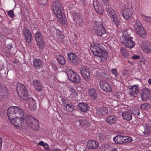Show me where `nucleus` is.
<instances>
[{
	"label": "nucleus",
	"mask_w": 151,
	"mask_h": 151,
	"mask_svg": "<svg viewBox=\"0 0 151 151\" xmlns=\"http://www.w3.org/2000/svg\"><path fill=\"white\" fill-rule=\"evenodd\" d=\"M96 11L100 14H101L103 13V7L101 5H97L94 6Z\"/></svg>",
	"instance_id": "nucleus-35"
},
{
	"label": "nucleus",
	"mask_w": 151,
	"mask_h": 151,
	"mask_svg": "<svg viewBox=\"0 0 151 151\" xmlns=\"http://www.w3.org/2000/svg\"><path fill=\"white\" fill-rule=\"evenodd\" d=\"M120 53L123 56H126L127 55V53L128 51L127 49L126 48H121L120 49Z\"/></svg>",
	"instance_id": "nucleus-38"
},
{
	"label": "nucleus",
	"mask_w": 151,
	"mask_h": 151,
	"mask_svg": "<svg viewBox=\"0 0 151 151\" xmlns=\"http://www.w3.org/2000/svg\"><path fill=\"white\" fill-rule=\"evenodd\" d=\"M96 24L97 25L96 29H98V28H99L100 29L105 28L103 24L101 22H96Z\"/></svg>",
	"instance_id": "nucleus-41"
},
{
	"label": "nucleus",
	"mask_w": 151,
	"mask_h": 151,
	"mask_svg": "<svg viewBox=\"0 0 151 151\" xmlns=\"http://www.w3.org/2000/svg\"><path fill=\"white\" fill-rule=\"evenodd\" d=\"M142 50L145 52L149 53L151 52V43L150 42L144 43L142 46Z\"/></svg>",
	"instance_id": "nucleus-23"
},
{
	"label": "nucleus",
	"mask_w": 151,
	"mask_h": 151,
	"mask_svg": "<svg viewBox=\"0 0 151 151\" xmlns=\"http://www.w3.org/2000/svg\"><path fill=\"white\" fill-rule=\"evenodd\" d=\"M133 10L130 4L125 5V8L122 10V16L126 20H128L132 17Z\"/></svg>",
	"instance_id": "nucleus-7"
},
{
	"label": "nucleus",
	"mask_w": 151,
	"mask_h": 151,
	"mask_svg": "<svg viewBox=\"0 0 151 151\" xmlns=\"http://www.w3.org/2000/svg\"><path fill=\"white\" fill-rule=\"evenodd\" d=\"M3 139L1 138H0V150L1 148L2 147V143Z\"/></svg>",
	"instance_id": "nucleus-55"
},
{
	"label": "nucleus",
	"mask_w": 151,
	"mask_h": 151,
	"mask_svg": "<svg viewBox=\"0 0 151 151\" xmlns=\"http://www.w3.org/2000/svg\"><path fill=\"white\" fill-rule=\"evenodd\" d=\"M81 78L76 73L75 74V75L74 77V78L72 80V81L73 82L78 83L81 81Z\"/></svg>",
	"instance_id": "nucleus-37"
},
{
	"label": "nucleus",
	"mask_w": 151,
	"mask_h": 151,
	"mask_svg": "<svg viewBox=\"0 0 151 151\" xmlns=\"http://www.w3.org/2000/svg\"><path fill=\"white\" fill-rule=\"evenodd\" d=\"M52 67L53 68H54L55 70H56L57 68L56 65L54 64L52 65Z\"/></svg>",
	"instance_id": "nucleus-62"
},
{
	"label": "nucleus",
	"mask_w": 151,
	"mask_h": 151,
	"mask_svg": "<svg viewBox=\"0 0 151 151\" xmlns=\"http://www.w3.org/2000/svg\"><path fill=\"white\" fill-rule=\"evenodd\" d=\"M123 118L127 121H130L132 119V113L129 111H123L122 113Z\"/></svg>",
	"instance_id": "nucleus-20"
},
{
	"label": "nucleus",
	"mask_w": 151,
	"mask_h": 151,
	"mask_svg": "<svg viewBox=\"0 0 151 151\" xmlns=\"http://www.w3.org/2000/svg\"><path fill=\"white\" fill-rule=\"evenodd\" d=\"M106 11L107 14L111 18V20L117 26L119 24V21L118 18V15L116 14L114 9L109 6H106Z\"/></svg>",
	"instance_id": "nucleus-6"
},
{
	"label": "nucleus",
	"mask_w": 151,
	"mask_h": 151,
	"mask_svg": "<svg viewBox=\"0 0 151 151\" xmlns=\"http://www.w3.org/2000/svg\"><path fill=\"white\" fill-rule=\"evenodd\" d=\"M23 126L19 127L21 128L29 127L33 130L37 131L39 129V124L37 119L29 115H27L25 117Z\"/></svg>",
	"instance_id": "nucleus-3"
},
{
	"label": "nucleus",
	"mask_w": 151,
	"mask_h": 151,
	"mask_svg": "<svg viewBox=\"0 0 151 151\" xmlns=\"http://www.w3.org/2000/svg\"><path fill=\"white\" fill-rule=\"evenodd\" d=\"M142 18L144 20L148 22L150 24H151V17L146 16L144 15H142Z\"/></svg>",
	"instance_id": "nucleus-42"
},
{
	"label": "nucleus",
	"mask_w": 151,
	"mask_h": 151,
	"mask_svg": "<svg viewBox=\"0 0 151 151\" xmlns=\"http://www.w3.org/2000/svg\"><path fill=\"white\" fill-rule=\"evenodd\" d=\"M80 71L82 76L85 80L87 81L90 78V73L87 67H81Z\"/></svg>",
	"instance_id": "nucleus-13"
},
{
	"label": "nucleus",
	"mask_w": 151,
	"mask_h": 151,
	"mask_svg": "<svg viewBox=\"0 0 151 151\" xmlns=\"http://www.w3.org/2000/svg\"><path fill=\"white\" fill-rule=\"evenodd\" d=\"M7 114L10 122L16 127L24 125V113L19 107L14 106L9 108Z\"/></svg>",
	"instance_id": "nucleus-1"
},
{
	"label": "nucleus",
	"mask_w": 151,
	"mask_h": 151,
	"mask_svg": "<svg viewBox=\"0 0 151 151\" xmlns=\"http://www.w3.org/2000/svg\"><path fill=\"white\" fill-rule=\"evenodd\" d=\"M44 142L43 141H40L37 143L38 145L40 146H43L45 145Z\"/></svg>",
	"instance_id": "nucleus-53"
},
{
	"label": "nucleus",
	"mask_w": 151,
	"mask_h": 151,
	"mask_svg": "<svg viewBox=\"0 0 151 151\" xmlns=\"http://www.w3.org/2000/svg\"><path fill=\"white\" fill-rule=\"evenodd\" d=\"M150 93V90L149 88L146 87L143 88L140 93L142 100L143 101H147L149 99Z\"/></svg>",
	"instance_id": "nucleus-9"
},
{
	"label": "nucleus",
	"mask_w": 151,
	"mask_h": 151,
	"mask_svg": "<svg viewBox=\"0 0 151 151\" xmlns=\"http://www.w3.org/2000/svg\"><path fill=\"white\" fill-rule=\"evenodd\" d=\"M68 107L69 108H71L72 107V106L71 104H67L65 107Z\"/></svg>",
	"instance_id": "nucleus-57"
},
{
	"label": "nucleus",
	"mask_w": 151,
	"mask_h": 151,
	"mask_svg": "<svg viewBox=\"0 0 151 151\" xmlns=\"http://www.w3.org/2000/svg\"><path fill=\"white\" fill-rule=\"evenodd\" d=\"M135 32L139 35L142 37H145L147 34L145 30L142 25V23L139 21H137L134 26Z\"/></svg>",
	"instance_id": "nucleus-8"
},
{
	"label": "nucleus",
	"mask_w": 151,
	"mask_h": 151,
	"mask_svg": "<svg viewBox=\"0 0 151 151\" xmlns=\"http://www.w3.org/2000/svg\"><path fill=\"white\" fill-rule=\"evenodd\" d=\"M8 15L10 17L12 18L14 17V14L13 12V9L7 11Z\"/></svg>",
	"instance_id": "nucleus-43"
},
{
	"label": "nucleus",
	"mask_w": 151,
	"mask_h": 151,
	"mask_svg": "<svg viewBox=\"0 0 151 151\" xmlns=\"http://www.w3.org/2000/svg\"><path fill=\"white\" fill-rule=\"evenodd\" d=\"M32 84L35 88L38 91H40L42 90V85L39 81L35 79L32 82Z\"/></svg>",
	"instance_id": "nucleus-24"
},
{
	"label": "nucleus",
	"mask_w": 151,
	"mask_h": 151,
	"mask_svg": "<svg viewBox=\"0 0 151 151\" xmlns=\"http://www.w3.org/2000/svg\"><path fill=\"white\" fill-rule=\"evenodd\" d=\"M144 131L143 132L145 135H148L151 134V126L146 125L144 127Z\"/></svg>",
	"instance_id": "nucleus-36"
},
{
	"label": "nucleus",
	"mask_w": 151,
	"mask_h": 151,
	"mask_svg": "<svg viewBox=\"0 0 151 151\" xmlns=\"http://www.w3.org/2000/svg\"><path fill=\"white\" fill-rule=\"evenodd\" d=\"M132 38L130 37H126L125 40V46L130 48H132L135 45V42L132 40Z\"/></svg>",
	"instance_id": "nucleus-18"
},
{
	"label": "nucleus",
	"mask_w": 151,
	"mask_h": 151,
	"mask_svg": "<svg viewBox=\"0 0 151 151\" xmlns=\"http://www.w3.org/2000/svg\"><path fill=\"white\" fill-rule=\"evenodd\" d=\"M35 38L37 45L39 47H42L44 45V39L42 35L39 31H37L35 34Z\"/></svg>",
	"instance_id": "nucleus-11"
},
{
	"label": "nucleus",
	"mask_w": 151,
	"mask_h": 151,
	"mask_svg": "<svg viewBox=\"0 0 151 151\" xmlns=\"http://www.w3.org/2000/svg\"><path fill=\"white\" fill-rule=\"evenodd\" d=\"M87 145L88 148L93 149H96L99 146V143L95 140L89 141L87 143Z\"/></svg>",
	"instance_id": "nucleus-21"
},
{
	"label": "nucleus",
	"mask_w": 151,
	"mask_h": 151,
	"mask_svg": "<svg viewBox=\"0 0 151 151\" xmlns=\"http://www.w3.org/2000/svg\"><path fill=\"white\" fill-rule=\"evenodd\" d=\"M23 34L25 37L26 42L28 43H30L32 40V36L31 32L28 28H24Z\"/></svg>",
	"instance_id": "nucleus-10"
},
{
	"label": "nucleus",
	"mask_w": 151,
	"mask_h": 151,
	"mask_svg": "<svg viewBox=\"0 0 151 151\" xmlns=\"http://www.w3.org/2000/svg\"><path fill=\"white\" fill-rule=\"evenodd\" d=\"M129 94L130 96L135 97L139 93V88L138 85H134L129 86Z\"/></svg>",
	"instance_id": "nucleus-15"
},
{
	"label": "nucleus",
	"mask_w": 151,
	"mask_h": 151,
	"mask_svg": "<svg viewBox=\"0 0 151 151\" xmlns=\"http://www.w3.org/2000/svg\"><path fill=\"white\" fill-rule=\"evenodd\" d=\"M88 93L89 95L92 99H95L97 98L98 95L95 89H90Z\"/></svg>",
	"instance_id": "nucleus-29"
},
{
	"label": "nucleus",
	"mask_w": 151,
	"mask_h": 151,
	"mask_svg": "<svg viewBox=\"0 0 151 151\" xmlns=\"http://www.w3.org/2000/svg\"><path fill=\"white\" fill-rule=\"evenodd\" d=\"M88 0H81L83 4H86Z\"/></svg>",
	"instance_id": "nucleus-54"
},
{
	"label": "nucleus",
	"mask_w": 151,
	"mask_h": 151,
	"mask_svg": "<svg viewBox=\"0 0 151 151\" xmlns=\"http://www.w3.org/2000/svg\"><path fill=\"white\" fill-rule=\"evenodd\" d=\"M75 21H76L77 23H79V25H80L81 23H83V19L82 15L79 13L75 14Z\"/></svg>",
	"instance_id": "nucleus-32"
},
{
	"label": "nucleus",
	"mask_w": 151,
	"mask_h": 151,
	"mask_svg": "<svg viewBox=\"0 0 151 151\" xmlns=\"http://www.w3.org/2000/svg\"><path fill=\"white\" fill-rule=\"evenodd\" d=\"M78 109L83 112H86L88 109L89 106L84 103H79L77 106Z\"/></svg>",
	"instance_id": "nucleus-25"
},
{
	"label": "nucleus",
	"mask_w": 151,
	"mask_h": 151,
	"mask_svg": "<svg viewBox=\"0 0 151 151\" xmlns=\"http://www.w3.org/2000/svg\"><path fill=\"white\" fill-rule=\"evenodd\" d=\"M100 45L95 42L91 46L90 49L93 55L100 57L101 60H106L108 58V53L106 51L104 50Z\"/></svg>",
	"instance_id": "nucleus-2"
},
{
	"label": "nucleus",
	"mask_w": 151,
	"mask_h": 151,
	"mask_svg": "<svg viewBox=\"0 0 151 151\" xmlns=\"http://www.w3.org/2000/svg\"><path fill=\"white\" fill-rule=\"evenodd\" d=\"M66 73L68 76V79L70 81H72L75 75V74L76 73L74 72L73 70L70 69H68L66 70Z\"/></svg>",
	"instance_id": "nucleus-31"
},
{
	"label": "nucleus",
	"mask_w": 151,
	"mask_h": 151,
	"mask_svg": "<svg viewBox=\"0 0 151 151\" xmlns=\"http://www.w3.org/2000/svg\"><path fill=\"white\" fill-rule=\"evenodd\" d=\"M57 60L58 62L61 65H64L65 63L64 57L60 55L59 54L57 56Z\"/></svg>",
	"instance_id": "nucleus-34"
},
{
	"label": "nucleus",
	"mask_w": 151,
	"mask_h": 151,
	"mask_svg": "<svg viewBox=\"0 0 151 151\" xmlns=\"http://www.w3.org/2000/svg\"><path fill=\"white\" fill-rule=\"evenodd\" d=\"M148 83L149 84H151V78L149 79L148 80Z\"/></svg>",
	"instance_id": "nucleus-63"
},
{
	"label": "nucleus",
	"mask_w": 151,
	"mask_h": 151,
	"mask_svg": "<svg viewBox=\"0 0 151 151\" xmlns=\"http://www.w3.org/2000/svg\"><path fill=\"white\" fill-rule=\"evenodd\" d=\"M102 1L105 4H107L109 1V0H102Z\"/></svg>",
	"instance_id": "nucleus-61"
},
{
	"label": "nucleus",
	"mask_w": 151,
	"mask_h": 151,
	"mask_svg": "<svg viewBox=\"0 0 151 151\" xmlns=\"http://www.w3.org/2000/svg\"><path fill=\"white\" fill-rule=\"evenodd\" d=\"M38 4L42 6H45L47 4V0H37Z\"/></svg>",
	"instance_id": "nucleus-39"
},
{
	"label": "nucleus",
	"mask_w": 151,
	"mask_h": 151,
	"mask_svg": "<svg viewBox=\"0 0 151 151\" xmlns=\"http://www.w3.org/2000/svg\"><path fill=\"white\" fill-rule=\"evenodd\" d=\"M132 58L134 60L139 59L140 57L137 55H134L132 56Z\"/></svg>",
	"instance_id": "nucleus-50"
},
{
	"label": "nucleus",
	"mask_w": 151,
	"mask_h": 151,
	"mask_svg": "<svg viewBox=\"0 0 151 151\" xmlns=\"http://www.w3.org/2000/svg\"><path fill=\"white\" fill-rule=\"evenodd\" d=\"M99 137L101 140H104L106 139V136L102 134L99 133Z\"/></svg>",
	"instance_id": "nucleus-46"
},
{
	"label": "nucleus",
	"mask_w": 151,
	"mask_h": 151,
	"mask_svg": "<svg viewBox=\"0 0 151 151\" xmlns=\"http://www.w3.org/2000/svg\"><path fill=\"white\" fill-rule=\"evenodd\" d=\"M66 73L68 76V79L70 81H72L75 75V74L76 73L74 72L73 70L70 69H68L66 70Z\"/></svg>",
	"instance_id": "nucleus-30"
},
{
	"label": "nucleus",
	"mask_w": 151,
	"mask_h": 151,
	"mask_svg": "<svg viewBox=\"0 0 151 151\" xmlns=\"http://www.w3.org/2000/svg\"><path fill=\"white\" fill-rule=\"evenodd\" d=\"M78 121L79 122L80 125L81 126H87L86 129L88 131L90 130L89 128H88V127H90V125L88 124V122L87 120L84 118H82L78 119Z\"/></svg>",
	"instance_id": "nucleus-28"
},
{
	"label": "nucleus",
	"mask_w": 151,
	"mask_h": 151,
	"mask_svg": "<svg viewBox=\"0 0 151 151\" xmlns=\"http://www.w3.org/2000/svg\"><path fill=\"white\" fill-rule=\"evenodd\" d=\"M52 151H61V150L59 148H55L52 150Z\"/></svg>",
	"instance_id": "nucleus-59"
},
{
	"label": "nucleus",
	"mask_w": 151,
	"mask_h": 151,
	"mask_svg": "<svg viewBox=\"0 0 151 151\" xmlns=\"http://www.w3.org/2000/svg\"><path fill=\"white\" fill-rule=\"evenodd\" d=\"M128 30H124L123 32V35H124V36H125V38L126 37H128V36L129 35V34L127 33V31Z\"/></svg>",
	"instance_id": "nucleus-49"
},
{
	"label": "nucleus",
	"mask_w": 151,
	"mask_h": 151,
	"mask_svg": "<svg viewBox=\"0 0 151 151\" xmlns=\"http://www.w3.org/2000/svg\"><path fill=\"white\" fill-rule=\"evenodd\" d=\"M26 101H27L29 108L30 109L32 110L35 108L36 106L35 101L32 98H28Z\"/></svg>",
	"instance_id": "nucleus-27"
},
{
	"label": "nucleus",
	"mask_w": 151,
	"mask_h": 151,
	"mask_svg": "<svg viewBox=\"0 0 151 151\" xmlns=\"http://www.w3.org/2000/svg\"><path fill=\"white\" fill-rule=\"evenodd\" d=\"M71 91L73 92L75 91V90L73 89H71Z\"/></svg>",
	"instance_id": "nucleus-64"
},
{
	"label": "nucleus",
	"mask_w": 151,
	"mask_h": 151,
	"mask_svg": "<svg viewBox=\"0 0 151 151\" xmlns=\"http://www.w3.org/2000/svg\"><path fill=\"white\" fill-rule=\"evenodd\" d=\"M117 120L116 116L114 115L109 116L106 117L105 120L106 122L110 125L115 124Z\"/></svg>",
	"instance_id": "nucleus-19"
},
{
	"label": "nucleus",
	"mask_w": 151,
	"mask_h": 151,
	"mask_svg": "<svg viewBox=\"0 0 151 151\" xmlns=\"http://www.w3.org/2000/svg\"><path fill=\"white\" fill-rule=\"evenodd\" d=\"M122 94L120 93H118L115 95L116 97L117 98V99H119L121 97V96Z\"/></svg>",
	"instance_id": "nucleus-52"
},
{
	"label": "nucleus",
	"mask_w": 151,
	"mask_h": 151,
	"mask_svg": "<svg viewBox=\"0 0 151 151\" xmlns=\"http://www.w3.org/2000/svg\"><path fill=\"white\" fill-rule=\"evenodd\" d=\"M132 113L133 114L137 115V116H139L140 114V112L138 109H134V110H132Z\"/></svg>",
	"instance_id": "nucleus-45"
},
{
	"label": "nucleus",
	"mask_w": 151,
	"mask_h": 151,
	"mask_svg": "<svg viewBox=\"0 0 151 151\" xmlns=\"http://www.w3.org/2000/svg\"><path fill=\"white\" fill-rule=\"evenodd\" d=\"M96 30L97 34L99 36L102 37L103 38L106 36V35L105 28L100 29L98 28V29H96Z\"/></svg>",
	"instance_id": "nucleus-33"
},
{
	"label": "nucleus",
	"mask_w": 151,
	"mask_h": 151,
	"mask_svg": "<svg viewBox=\"0 0 151 151\" xmlns=\"http://www.w3.org/2000/svg\"><path fill=\"white\" fill-rule=\"evenodd\" d=\"M96 111L97 115L99 116H105L108 113V110L107 108L104 106L97 108Z\"/></svg>",
	"instance_id": "nucleus-17"
},
{
	"label": "nucleus",
	"mask_w": 151,
	"mask_h": 151,
	"mask_svg": "<svg viewBox=\"0 0 151 151\" xmlns=\"http://www.w3.org/2000/svg\"><path fill=\"white\" fill-rule=\"evenodd\" d=\"M123 139L124 143L130 142L132 141V138L129 137L124 136Z\"/></svg>",
	"instance_id": "nucleus-40"
},
{
	"label": "nucleus",
	"mask_w": 151,
	"mask_h": 151,
	"mask_svg": "<svg viewBox=\"0 0 151 151\" xmlns=\"http://www.w3.org/2000/svg\"><path fill=\"white\" fill-rule=\"evenodd\" d=\"M124 136L118 135L113 138L114 142L116 144L121 145L124 143Z\"/></svg>",
	"instance_id": "nucleus-26"
},
{
	"label": "nucleus",
	"mask_w": 151,
	"mask_h": 151,
	"mask_svg": "<svg viewBox=\"0 0 151 151\" xmlns=\"http://www.w3.org/2000/svg\"><path fill=\"white\" fill-rule=\"evenodd\" d=\"M61 101H62V102L63 103V104H64V106L65 107L66 106L65 105L66 104V101L64 99H62L61 100Z\"/></svg>",
	"instance_id": "nucleus-58"
},
{
	"label": "nucleus",
	"mask_w": 151,
	"mask_h": 151,
	"mask_svg": "<svg viewBox=\"0 0 151 151\" xmlns=\"http://www.w3.org/2000/svg\"><path fill=\"white\" fill-rule=\"evenodd\" d=\"M33 65L37 69H40L43 66L44 64L41 60L39 59H34L33 61Z\"/></svg>",
	"instance_id": "nucleus-22"
},
{
	"label": "nucleus",
	"mask_w": 151,
	"mask_h": 151,
	"mask_svg": "<svg viewBox=\"0 0 151 151\" xmlns=\"http://www.w3.org/2000/svg\"><path fill=\"white\" fill-rule=\"evenodd\" d=\"M56 34L57 37H60L61 35L60 31L59 30H57Z\"/></svg>",
	"instance_id": "nucleus-51"
},
{
	"label": "nucleus",
	"mask_w": 151,
	"mask_h": 151,
	"mask_svg": "<svg viewBox=\"0 0 151 151\" xmlns=\"http://www.w3.org/2000/svg\"><path fill=\"white\" fill-rule=\"evenodd\" d=\"M53 9L54 14L56 15L57 19L62 24L65 23L63 14L61 12V3L59 1H56L52 3Z\"/></svg>",
	"instance_id": "nucleus-4"
},
{
	"label": "nucleus",
	"mask_w": 151,
	"mask_h": 151,
	"mask_svg": "<svg viewBox=\"0 0 151 151\" xmlns=\"http://www.w3.org/2000/svg\"><path fill=\"white\" fill-rule=\"evenodd\" d=\"M8 92L6 88L0 85V101H2L7 96Z\"/></svg>",
	"instance_id": "nucleus-16"
},
{
	"label": "nucleus",
	"mask_w": 151,
	"mask_h": 151,
	"mask_svg": "<svg viewBox=\"0 0 151 151\" xmlns=\"http://www.w3.org/2000/svg\"><path fill=\"white\" fill-rule=\"evenodd\" d=\"M100 87L103 91L107 92L112 91L111 86L106 81H103L100 82Z\"/></svg>",
	"instance_id": "nucleus-12"
},
{
	"label": "nucleus",
	"mask_w": 151,
	"mask_h": 151,
	"mask_svg": "<svg viewBox=\"0 0 151 151\" xmlns=\"http://www.w3.org/2000/svg\"><path fill=\"white\" fill-rule=\"evenodd\" d=\"M148 106V104L147 103H145L141 104L139 107L142 109H147Z\"/></svg>",
	"instance_id": "nucleus-44"
},
{
	"label": "nucleus",
	"mask_w": 151,
	"mask_h": 151,
	"mask_svg": "<svg viewBox=\"0 0 151 151\" xmlns=\"http://www.w3.org/2000/svg\"><path fill=\"white\" fill-rule=\"evenodd\" d=\"M111 72L115 76H117L118 75L117 71L116 69H113L111 70Z\"/></svg>",
	"instance_id": "nucleus-47"
},
{
	"label": "nucleus",
	"mask_w": 151,
	"mask_h": 151,
	"mask_svg": "<svg viewBox=\"0 0 151 151\" xmlns=\"http://www.w3.org/2000/svg\"><path fill=\"white\" fill-rule=\"evenodd\" d=\"M67 55L69 61L71 63L74 65L78 64L79 62L78 58L75 54L71 52L68 54Z\"/></svg>",
	"instance_id": "nucleus-14"
},
{
	"label": "nucleus",
	"mask_w": 151,
	"mask_h": 151,
	"mask_svg": "<svg viewBox=\"0 0 151 151\" xmlns=\"http://www.w3.org/2000/svg\"><path fill=\"white\" fill-rule=\"evenodd\" d=\"M118 148H114L112 149L111 151H118Z\"/></svg>",
	"instance_id": "nucleus-60"
},
{
	"label": "nucleus",
	"mask_w": 151,
	"mask_h": 151,
	"mask_svg": "<svg viewBox=\"0 0 151 151\" xmlns=\"http://www.w3.org/2000/svg\"><path fill=\"white\" fill-rule=\"evenodd\" d=\"M43 147L46 150L50 151V150L49 145L47 144H45Z\"/></svg>",
	"instance_id": "nucleus-48"
},
{
	"label": "nucleus",
	"mask_w": 151,
	"mask_h": 151,
	"mask_svg": "<svg viewBox=\"0 0 151 151\" xmlns=\"http://www.w3.org/2000/svg\"><path fill=\"white\" fill-rule=\"evenodd\" d=\"M16 90L20 99L24 100H27L29 93L27 88L25 86L21 83L19 84L16 88Z\"/></svg>",
	"instance_id": "nucleus-5"
},
{
	"label": "nucleus",
	"mask_w": 151,
	"mask_h": 151,
	"mask_svg": "<svg viewBox=\"0 0 151 151\" xmlns=\"http://www.w3.org/2000/svg\"><path fill=\"white\" fill-rule=\"evenodd\" d=\"M7 47L9 49H11L13 47L12 45V44H10L7 45Z\"/></svg>",
	"instance_id": "nucleus-56"
}]
</instances>
